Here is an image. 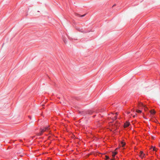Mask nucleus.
Returning <instances> with one entry per match:
<instances>
[{"label":"nucleus","instance_id":"nucleus-1","mask_svg":"<svg viewBox=\"0 0 160 160\" xmlns=\"http://www.w3.org/2000/svg\"><path fill=\"white\" fill-rule=\"evenodd\" d=\"M49 126L48 127H45L43 129H41V132L39 133H38V135H42V133L45 132L46 131H49V130L50 129V128H49Z\"/></svg>","mask_w":160,"mask_h":160},{"label":"nucleus","instance_id":"nucleus-2","mask_svg":"<svg viewBox=\"0 0 160 160\" xmlns=\"http://www.w3.org/2000/svg\"><path fill=\"white\" fill-rule=\"evenodd\" d=\"M75 28L78 31L80 32H84V30L80 28L79 27H78L76 26L75 27Z\"/></svg>","mask_w":160,"mask_h":160},{"label":"nucleus","instance_id":"nucleus-3","mask_svg":"<svg viewBox=\"0 0 160 160\" xmlns=\"http://www.w3.org/2000/svg\"><path fill=\"white\" fill-rule=\"evenodd\" d=\"M130 123L129 122H127L124 124V128H127L129 125Z\"/></svg>","mask_w":160,"mask_h":160},{"label":"nucleus","instance_id":"nucleus-4","mask_svg":"<svg viewBox=\"0 0 160 160\" xmlns=\"http://www.w3.org/2000/svg\"><path fill=\"white\" fill-rule=\"evenodd\" d=\"M140 156L142 158L144 156L145 154L143 153V152L142 151H141L140 152Z\"/></svg>","mask_w":160,"mask_h":160},{"label":"nucleus","instance_id":"nucleus-5","mask_svg":"<svg viewBox=\"0 0 160 160\" xmlns=\"http://www.w3.org/2000/svg\"><path fill=\"white\" fill-rule=\"evenodd\" d=\"M138 106L139 107H145V105H143L142 102H139Z\"/></svg>","mask_w":160,"mask_h":160},{"label":"nucleus","instance_id":"nucleus-6","mask_svg":"<svg viewBox=\"0 0 160 160\" xmlns=\"http://www.w3.org/2000/svg\"><path fill=\"white\" fill-rule=\"evenodd\" d=\"M113 154L112 155V156L113 157H114L115 155L117 154V152H113Z\"/></svg>","mask_w":160,"mask_h":160},{"label":"nucleus","instance_id":"nucleus-7","mask_svg":"<svg viewBox=\"0 0 160 160\" xmlns=\"http://www.w3.org/2000/svg\"><path fill=\"white\" fill-rule=\"evenodd\" d=\"M121 144L122 145V147H124L125 144V143L123 142H121Z\"/></svg>","mask_w":160,"mask_h":160},{"label":"nucleus","instance_id":"nucleus-8","mask_svg":"<svg viewBox=\"0 0 160 160\" xmlns=\"http://www.w3.org/2000/svg\"><path fill=\"white\" fill-rule=\"evenodd\" d=\"M150 112L152 114H154L155 113V112L154 110L150 111Z\"/></svg>","mask_w":160,"mask_h":160},{"label":"nucleus","instance_id":"nucleus-9","mask_svg":"<svg viewBox=\"0 0 160 160\" xmlns=\"http://www.w3.org/2000/svg\"><path fill=\"white\" fill-rule=\"evenodd\" d=\"M86 14H85L83 15H79V16L81 17H84L86 15Z\"/></svg>","mask_w":160,"mask_h":160},{"label":"nucleus","instance_id":"nucleus-10","mask_svg":"<svg viewBox=\"0 0 160 160\" xmlns=\"http://www.w3.org/2000/svg\"><path fill=\"white\" fill-rule=\"evenodd\" d=\"M151 148H152L153 150V151H156L157 150V148L155 147H152L151 148Z\"/></svg>","mask_w":160,"mask_h":160},{"label":"nucleus","instance_id":"nucleus-11","mask_svg":"<svg viewBox=\"0 0 160 160\" xmlns=\"http://www.w3.org/2000/svg\"><path fill=\"white\" fill-rule=\"evenodd\" d=\"M136 112L138 113H141L142 112V111L141 110H136Z\"/></svg>","mask_w":160,"mask_h":160},{"label":"nucleus","instance_id":"nucleus-12","mask_svg":"<svg viewBox=\"0 0 160 160\" xmlns=\"http://www.w3.org/2000/svg\"><path fill=\"white\" fill-rule=\"evenodd\" d=\"M143 107L144 108V109L145 111L147 110L148 109L147 107H146L145 105V107Z\"/></svg>","mask_w":160,"mask_h":160},{"label":"nucleus","instance_id":"nucleus-13","mask_svg":"<svg viewBox=\"0 0 160 160\" xmlns=\"http://www.w3.org/2000/svg\"><path fill=\"white\" fill-rule=\"evenodd\" d=\"M63 41L65 44H66L67 42H68L67 41L65 38L63 39Z\"/></svg>","mask_w":160,"mask_h":160},{"label":"nucleus","instance_id":"nucleus-14","mask_svg":"<svg viewBox=\"0 0 160 160\" xmlns=\"http://www.w3.org/2000/svg\"><path fill=\"white\" fill-rule=\"evenodd\" d=\"M106 158L107 159H109V157H108V156H106Z\"/></svg>","mask_w":160,"mask_h":160},{"label":"nucleus","instance_id":"nucleus-15","mask_svg":"<svg viewBox=\"0 0 160 160\" xmlns=\"http://www.w3.org/2000/svg\"><path fill=\"white\" fill-rule=\"evenodd\" d=\"M117 118V116H115L114 117V118L113 119L116 120Z\"/></svg>","mask_w":160,"mask_h":160},{"label":"nucleus","instance_id":"nucleus-16","mask_svg":"<svg viewBox=\"0 0 160 160\" xmlns=\"http://www.w3.org/2000/svg\"><path fill=\"white\" fill-rule=\"evenodd\" d=\"M116 5V4H114V5H113V6H112V7H114Z\"/></svg>","mask_w":160,"mask_h":160},{"label":"nucleus","instance_id":"nucleus-17","mask_svg":"<svg viewBox=\"0 0 160 160\" xmlns=\"http://www.w3.org/2000/svg\"><path fill=\"white\" fill-rule=\"evenodd\" d=\"M115 114L116 115H118V112H116Z\"/></svg>","mask_w":160,"mask_h":160},{"label":"nucleus","instance_id":"nucleus-18","mask_svg":"<svg viewBox=\"0 0 160 160\" xmlns=\"http://www.w3.org/2000/svg\"><path fill=\"white\" fill-rule=\"evenodd\" d=\"M110 160H114V159H111Z\"/></svg>","mask_w":160,"mask_h":160},{"label":"nucleus","instance_id":"nucleus-19","mask_svg":"<svg viewBox=\"0 0 160 160\" xmlns=\"http://www.w3.org/2000/svg\"><path fill=\"white\" fill-rule=\"evenodd\" d=\"M118 149V148H117L115 150H117Z\"/></svg>","mask_w":160,"mask_h":160},{"label":"nucleus","instance_id":"nucleus-20","mask_svg":"<svg viewBox=\"0 0 160 160\" xmlns=\"http://www.w3.org/2000/svg\"><path fill=\"white\" fill-rule=\"evenodd\" d=\"M135 117V115H134V116H133V117H134H134Z\"/></svg>","mask_w":160,"mask_h":160},{"label":"nucleus","instance_id":"nucleus-21","mask_svg":"<svg viewBox=\"0 0 160 160\" xmlns=\"http://www.w3.org/2000/svg\"><path fill=\"white\" fill-rule=\"evenodd\" d=\"M71 135V133L70 134Z\"/></svg>","mask_w":160,"mask_h":160}]
</instances>
